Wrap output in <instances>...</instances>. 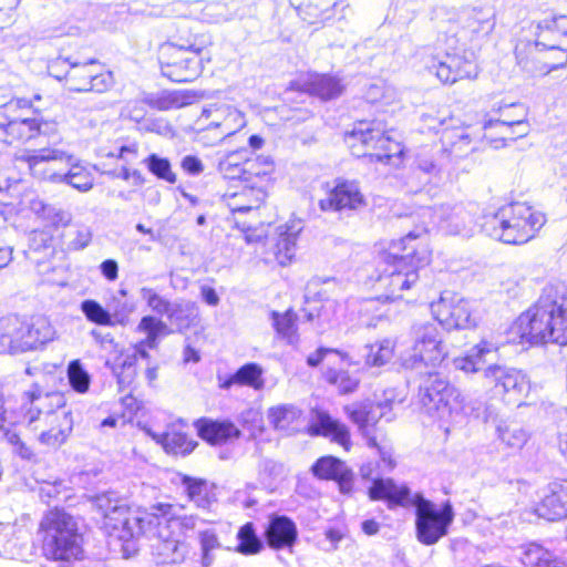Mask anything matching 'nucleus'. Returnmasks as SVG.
<instances>
[{"mask_svg":"<svg viewBox=\"0 0 567 567\" xmlns=\"http://www.w3.org/2000/svg\"><path fill=\"white\" fill-rule=\"evenodd\" d=\"M103 517V526L110 535L122 542H128L141 535L152 538V550L161 564L182 563L187 554V545L179 540L174 530L162 524L151 512L131 515L126 502L116 493L97 495L94 501Z\"/></svg>","mask_w":567,"mask_h":567,"instance_id":"1","label":"nucleus"},{"mask_svg":"<svg viewBox=\"0 0 567 567\" xmlns=\"http://www.w3.org/2000/svg\"><path fill=\"white\" fill-rule=\"evenodd\" d=\"M423 224H426L423 220ZM427 225L417 227L405 237L392 241L377 258L375 279L380 298L394 301L403 297L419 281V270L430 262L431 251L424 243Z\"/></svg>","mask_w":567,"mask_h":567,"instance_id":"2","label":"nucleus"},{"mask_svg":"<svg viewBox=\"0 0 567 567\" xmlns=\"http://www.w3.org/2000/svg\"><path fill=\"white\" fill-rule=\"evenodd\" d=\"M20 424L39 432V442L56 449L64 444L73 430L71 410L58 391H44L34 383L20 400Z\"/></svg>","mask_w":567,"mask_h":567,"instance_id":"3","label":"nucleus"},{"mask_svg":"<svg viewBox=\"0 0 567 567\" xmlns=\"http://www.w3.org/2000/svg\"><path fill=\"white\" fill-rule=\"evenodd\" d=\"M520 342L567 344V287L547 285L536 303L513 324Z\"/></svg>","mask_w":567,"mask_h":567,"instance_id":"4","label":"nucleus"},{"mask_svg":"<svg viewBox=\"0 0 567 567\" xmlns=\"http://www.w3.org/2000/svg\"><path fill=\"white\" fill-rule=\"evenodd\" d=\"M369 497L372 501H386L388 507L415 506V527L420 543L434 545L444 537L454 519V511L450 502L440 509L421 494L411 498V489L405 485H398L392 478H375L369 487Z\"/></svg>","mask_w":567,"mask_h":567,"instance_id":"5","label":"nucleus"},{"mask_svg":"<svg viewBox=\"0 0 567 567\" xmlns=\"http://www.w3.org/2000/svg\"><path fill=\"white\" fill-rule=\"evenodd\" d=\"M544 214L525 203H512L483 216L482 230L489 237L511 245L533 239L545 225Z\"/></svg>","mask_w":567,"mask_h":567,"instance_id":"6","label":"nucleus"},{"mask_svg":"<svg viewBox=\"0 0 567 567\" xmlns=\"http://www.w3.org/2000/svg\"><path fill=\"white\" fill-rule=\"evenodd\" d=\"M39 535L47 559L69 563L82 558V535L74 517L65 511H49L40 522Z\"/></svg>","mask_w":567,"mask_h":567,"instance_id":"7","label":"nucleus"},{"mask_svg":"<svg viewBox=\"0 0 567 567\" xmlns=\"http://www.w3.org/2000/svg\"><path fill=\"white\" fill-rule=\"evenodd\" d=\"M461 394L450 381L436 371H427L419 384L417 401L421 411L433 421L446 423L453 413L462 410L465 414L482 417L481 408L462 404Z\"/></svg>","mask_w":567,"mask_h":567,"instance_id":"8","label":"nucleus"},{"mask_svg":"<svg viewBox=\"0 0 567 567\" xmlns=\"http://www.w3.org/2000/svg\"><path fill=\"white\" fill-rule=\"evenodd\" d=\"M49 73L59 81H65L69 90L75 92L103 93L114 84L113 74L105 71L95 59L84 62L58 58L49 64Z\"/></svg>","mask_w":567,"mask_h":567,"instance_id":"9","label":"nucleus"},{"mask_svg":"<svg viewBox=\"0 0 567 567\" xmlns=\"http://www.w3.org/2000/svg\"><path fill=\"white\" fill-rule=\"evenodd\" d=\"M344 141L357 157H370L377 162H388L402 154V146L385 131L380 121H360L347 132Z\"/></svg>","mask_w":567,"mask_h":567,"instance_id":"10","label":"nucleus"},{"mask_svg":"<svg viewBox=\"0 0 567 567\" xmlns=\"http://www.w3.org/2000/svg\"><path fill=\"white\" fill-rule=\"evenodd\" d=\"M31 101L23 97L11 99L0 104V142L11 145L29 141L41 133V123L30 117Z\"/></svg>","mask_w":567,"mask_h":567,"instance_id":"11","label":"nucleus"},{"mask_svg":"<svg viewBox=\"0 0 567 567\" xmlns=\"http://www.w3.org/2000/svg\"><path fill=\"white\" fill-rule=\"evenodd\" d=\"M413 337L411 354L403 359V365L408 369L420 370V373H423L422 368L435 369L439 367L447 354L439 328L433 323L415 324Z\"/></svg>","mask_w":567,"mask_h":567,"instance_id":"12","label":"nucleus"},{"mask_svg":"<svg viewBox=\"0 0 567 567\" xmlns=\"http://www.w3.org/2000/svg\"><path fill=\"white\" fill-rule=\"evenodd\" d=\"M474 204L444 203L434 207H423L420 216L429 218V224L436 226L442 233L451 236L471 237L474 234Z\"/></svg>","mask_w":567,"mask_h":567,"instance_id":"13","label":"nucleus"},{"mask_svg":"<svg viewBox=\"0 0 567 567\" xmlns=\"http://www.w3.org/2000/svg\"><path fill=\"white\" fill-rule=\"evenodd\" d=\"M200 52L199 48L195 49L193 45L162 47L159 55L162 74L177 83L195 80L202 71Z\"/></svg>","mask_w":567,"mask_h":567,"instance_id":"14","label":"nucleus"},{"mask_svg":"<svg viewBox=\"0 0 567 567\" xmlns=\"http://www.w3.org/2000/svg\"><path fill=\"white\" fill-rule=\"evenodd\" d=\"M434 318L446 329H468L477 324L478 317L470 302L458 296L444 292L431 303Z\"/></svg>","mask_w":567,"mask_h":567,"instance_id":"15","label":"nucleus"},{"mask_svg":"<svg viewBox=\"0 0 567 567\" xmlns=\"http://www.w3.org/2000/svg\"><path fill=\"white\" fill-rule=\"evenodd\" d=\"M535 35L536 39L534 42L520 41L516 45L515 53L518 64L524 70L533 72V68L529 66V55H532L535 51L559 50L561 53V61L559 63L547 66L544 73L547 74L554 70L564 68L567 64V53L559 49L558 35L555 34L553 23L548 22V19L538 22Z\"/></svg>","mask_w":567,"mask_h":567,"instance_id":"16","label":"nucleus"},{"mask_svg":"<svg viewBox=\"0 0 567 567\" xmlns=\"http://www.w3.org/2000/svg\"><path fill=\"white\" fill-rule=\"evenodd\" d=\"M19 159L28 165L30 173L35 178L61 184L64 169L59 165L72 161V154L59 148H41L23 154Z\"/></svg>","mask_w":567,"mask_h":567,"instance_id":"17","label":"nucleus"},{"mask_svg":"<svg viewBox=\"0 0 567 567\" xmlns=\"http://www.w3.org/2000/svg\"><path fill=\"white\" fill-rule=\"evenodd\" d=\"M486 385L493 386L496 394L518 400L529 391V380L522 371L504 364H491L484 368Z\"/></svg>","mask_w":567,"mask_h":567,"instance_id":"18","label":"nucleus"},{"mask_svg":"<svg viewBox=\"0 0 567 567\" xmlns=\"http://www.w3.org/2000/svg\"><path fill=\"white\" fill-rule=\"evenodd\" d=\"M348 417L358 426L360 433L365 437L369 446H377V437L371 434V427L385 417L392 420V402L384 400L381 402H361L347 405L344 408Z\"/></svg>","mask_w":567,"mask_h":567,"instance_id":"19","label":"nucleus"},{"mask_svg":"<svg viewBox=\"0 0 567 567\" xmlns=\"http://www.w3.org/2000/svg\"><path fill=\"white\" fill-rule=\"evenodd\" d=\"M426 68L442 83L452 84L458 80L472 79L477 75L474 60L458 54L445 53L442 58L431 56L426 61Z\"/></svg>","mask_w":567,"mask_h":567,"instance_id":"20","label":"nucleus"},{"mask_svg":"<svg viewBox=\"0 0 567 567\" xmlns=\"http://www.w3.org/2000/svg\"><path fill=\"white\" fill-rule=\"evenodd\" d=\"M443 157L441 150L436 152L426 147L420 150L415 157V166L406 181L409 192L417 193L423 186L439 177L444 165Z\"/></svg>","mask_w":567,"mask_h":567,"instance_id":"21","label":"nucleus"},{"mask_svg":"<svg viewBox=\"0 0 567 567\" xmlns=\"http://www.w3.org/2000/svg\"><path fill=\"white\" fill-rule=\"evenodd\" d=\"M364 197L354 182H339L324 198L319 200L323 212L355 210L364 206Z\"/></svg>","mask_w":567,"mask_h":567,"instance_id":"22","label":"nucleus"},{"mask_svg":"<svg viewBox=\"0 0 567 567\" xmlns=\"http://www.w3.org/2000/svg\"><path fill=\"white\" fill-rule=\"evenodd\" d=\"M535 513L550 522L567 518V480L548 484L547 493L536 506Z\"/></svg>","mask_w":567,"mask_h":567,"instance_id":"23","label":"nucleus"},{"mask_svg":"<svg viewBox=\"0 0 567 567\" xmlns=\"http://www.w3.org/2000/svg\"><path fill=\"white\" fill-rule=\"evenodd\" d=\"M460 37L464 41L474 42L487 38L495 28V13L491 9L473 8L461 19Z\"/></svg>","mask_w":567,"mask_h":567,"instance_id":"24","label":"nucleus"},{"mask_svg":"<svg viewBox=\"0 0 567 567\" xmlns=\"http://www.w3.org/2000/svg\"><path fill=\"white\" fill-rule=\"evenodd\" d=\"M312 474L320 480H333L341 493H350L353 485V473L341 460L328 455L316 461L311 467Z\"/></svg>","mask_w":567,"mask_h":567,"instance_id":"25","label":"nucleus"},{"mask_svg":"<svg viewBox=\"0 0 567 567\" xmlns=\"http://www.w3.org/2000/svg\"><path fill=\"white\" fill-rule=\"evenodd\" d=\"M61 184H65L80 193H87L94 187V169L87 163L78 159L72 154V161H66Z\"/></svg>","mask_w":567,"mask_h":567,"instance_id":"26","label":"nucleus"},{"mask_svg":"<svg viewBox=\"0 0 567 567\" xmlns=\"http://www.w3.org/2000/svg\"><path fill=\"white\" fill-rule=\"evenodd\" d=\"M55 329L45 316H33L24 320V352L54 340Z\"/></svg>","mask_w":567,"mask_h":567,"instance_id":"27","label":"nucleus"},{"mask_svg":"<svg viewBox=\"0 0 567 567\" xmlns=\"http://www.w3.org/2000/svg\"><path fill=\"white\" fill-rule=\"evenodd\" d=\"M251 153L246 148H239L227 153L218 162L219 173L228 179H241L244 182L245 173H251L256 161H250Z\"/></svg>","mask_w":567,"mask_h":567,"instance_id":"28","label":"nucleus"},{"mask_svg":"<svg viewBox=\"0 0 567 567\" xmlns=\"http://www.w3.org/2000/svg\"><path fill=\"white\" fill-rule=\"evenodd\" d=\"M267 197L262 185H244L240 192L227 197V206L233 214L252 212L261 206Z\"/></svg>","mask_w":567,"mask_h":567,"instance_id":"29","label":"nucleus"},{"mask_svg":"<svg viewBox=\"0 0 567 567\" xmlns=\"http://www.w3.org/2000/svg\"><path fill=\"white\" fill-rule=\"evenodd\" d=\"M181 506L167 503H157L151 506L150 512L166 525L169 529L181 528L184 532L197 527L199 518L194 515H179Z\"/></svg>","mask_w":567,"mask_h":567,"instance_id":"30","label":"nucleus"},{"mask_svg":"<svg viewBox=\"0 0 567 567\" xmlns=\"http://www.w3.org/2000/svg\"><path fill=\"white\" fill-rule=\"evenodd\" d=\"M24 320L16 315L0 319V346L11 353L24 352Z\"/></svg>","mask_w":567,"mask_h":567,"instance_id":"31","label":"nucleus"},{"mask_svg":"<svg viewBox=\"0 0 567 567\" xmlns=\"http://www.w3.org/2000/svg\"><path fill=\"white\" fill-rule=\"evenodd\" d=\"M266 539L271 548L290 547L297 539V526L286 516H276L268 525Z\"/></svg>","mask_w":567,"mask_h":567,"instance_id":"32","label":"nucleus"},{"mask_svg":"<svg viewBox=\"0 0 567 567\" xmlns=\"http://www.w3.org/2000/svg\"><path fill=\"white\" fill-rule=\"evenodd\" d=\"M301 230V220H291L278 227L279 239L275 255L279 265L286 266L295 257L297 238Z\"/></svg>","mask_w":567,"mask_h":567,"instance_id":"33","label":"nucleus"},{"mask_svg":"<svg viewBox=\"0 0 567 567\" xmlns=\"http://www.w3.org/2000/svg\"><path fill=\"white\" fill-rule=\"evenodd\" d=\"M442 143L444 147L441 150V155L450 156L454 159L463 158L475 150V147L471 145L472 140L465 128H444Z\"/></svg>","mask_w":567,"mask_h":567,"instance_id":"34","label":"nucleus"},{"mask_svg":"<svg viewBox=\"0 0 567 567\" xmlns=\"http://www.w3.org/2000/svg\"><path fill=\"white\" fill-rule=\"evenodd\" d=\"M183 14L195 17L207 23H221L229 21L234 17V11L225 1H210L207 3L193 1L192 9Z\"/></svg>","mask_w":567,"mask_h":567,"instance_id":"35","label":"nucleus"},{"mask_svg":"<svg viewBox=\"0 0 567 567\" xmlns=\"http://www.w3.org/2000/svg\"><path fill=\"white\" fill-rule=\"evenodd\" d=\"M196 425L198 435L213 445L223 444L240 435V431L230 422L199 420Z\"/></svg>","mask_w":567,"mask_h":567,"instance_id":"36","label":"nucleus"},{"mask_svg":"<svg viewBox=\"0 0 567 567\" xmlns=\"http://www.w3.org/2000/svg\"><path fill=\"white\" fill-rule=\"evenodd\" d=\"M20 424V403L13 404L11 400H7L0 391V439L8 443H17L19 434L16 426Z\"/></svg>","mask_w":567,"mask_h":567,"instance_id":"37","label":"nucleus"},{"mask_svg":"<svg viewBox=\"0 0 567 567\" xmlns=\"http://www.w3.org/2000/svg\"><path fill=\"white\" fill-rule=\"evenodd\" d=\"M313 433L330 437L331 441L341 445L344 450L350 447V433L346 424L331 417L327 413H320L317 422L312 425Z\"/></svg>","mask_w":567,"mask_h":567,"instance_id":"38","label":"nucleus"},{"mask_svg":"<svg viewBox=\"0 0 567 567\" xmlns=\"http://www.w3.org/2000/svg\"><path fill=\"white\" fill-rule=\"evenodd\" d=\"M498 347L487 340H482L478 344L473 347L468 354L465 357L456 358L454 365L456 369L464 371L465 373H474L481 371L486 362V357L495 353Z\"/></svg>","mask_w":567,"mask_h":567,"instance_id":"39","label":"nucleus"},{"mask_svg":"<svg viewBox=\"0 0 567 567\" xmlns=\"http://www.w3.org/2000/svg\"><path fill=\"white\" fill-rule=\"evenodd\" d=\"M518 559L524 567H567L566 561L537 544L522 547Z\"/></svg>","mask_w":567,"mask_h":567,"instance_id":"40","label":"nucleus"},{"mask_svg":"<svg viewBox=\"0 0 567 567\" xmlns=\"http://www.w3.org/2000/svg\"><path fill=\"white\" fill-rule=\"evenodd\" d=\"M152 437L163 446L166 453L174 455H187L197 445V442L192 440L186 433L174 430L159 434L154 433Z\"/></svg>","mask_w":567,"mask_h":567,"instance_id":"41","label":"nucleus"},{"mask_svg":"<svg viewBox=\"0 0 567 567\" xmlns=\"http://www.w3.org/2000/svg\"><path fill=\"white\" fill-rule=\"evenodd\" d=\"M197 316L198 310L195 302L185 299H176L172 302L165 317L178 331H183L194 323Z\"/></svg>","mask_w":567,"mask_h":567,"instance_id":"42","label":"nucleus"},{"mask_svg":"<svg viewBox=\"0 0 567 567\" xmlns=\"http://www.w3.org/2000/svg\"><path fill=\"white\" fill-rule=\"evenodd\" d=\"M196 540L199 546L202 567H210L216 559V553L223 547L217 530L213 526L199 528Z\"/></svg>","mask_w":567,"mask_h":567,"instance_id":"43","label":"nucleus"},{"mask_svg":"<svg viewBox=\"0 0 567 567\" xmlns=\"http://www.w3.org/2000/svg\"><path fill=\"white\" fill-rule=\"evenodd\" d=\"M270 317L277 337L290 346H297L299 342V334L296 312L291 309L282 313L278 311H271Z\"/></svg>","mask_w":567,"mask_h":567,"instance_id":"44","label":"nucleus"},{"mask_svg":"<svg viewBox=\"0 0 567 567\" xmlns=\"http://www.w3.org/2000/svg\"><path fill=\"white\" fill-rule=\"evenodd\" d=\"M236 538L238 544L235 547V551L244 556L257 555L264 548V544L258 537L255 525L251 522L244 524L238 529Z\"/></svg>","mask_w":567,"mask_h":567,"instance_id":"45","label":"nucleus"},{"mask_svg":"<svg viewBox=\"0 0 567 567\" xmlns=\"http://www.w3.org/2000/svg\"><path fill=\"white\" fill-rule=\"evenodd\" d=\"M309 91L322 100H331L342 93L340 81L331 75L318 74L309 81Z\"/></svg>","mask_w":567,"mask_h":567,"instance_id":"46","label":"nucleus"},{"mask_svg":"<svg viewBox=\"0 0 567 567\" xmlns=\"http://www.w3.org/2000/svg\"><path fill=\"white\" fill-rule=\"evenodd\" d=\"M394 347V341L389 338L365 346V365L382 367L386 364L393 358Z\"/></svg>","mask_w":567,"mask_h":567,"instance_id":"47","label":"nucleus"},{"mask_svg":"<svg viewBox=\"0 0 567 567\" xmlns=\"http://www.w3.org/2000/svg\"><path fill=\"white\" fill-rule=\"evenodd\" d=\"M496 431L501 442L511 449L520 450L528 440L527 432L515 422H501Z\"/></svg>","mask_w":567,"mask_h":567,"instance_id":"48","label":"nucleus"},{"mask_svg":"<svg viewBox=\"0 0 567 567\" xmlns=\"http://www.w3.org/2000/svg\"><path fill=\"white\" fill-rule=\"evenodd\" d=\"M224 112L225 116L223 121L217 123L219 132L215 133L214 138L209 143L210 145L223 142L226 137L231 136L245 125V118L239 111L226 106Z\"/></svg>","mask_w":567,"mask_h":567,"instance_id":"49","label":"nucleus"},{"mask_svg":"<svg viewBox=\"0 0 567 567\" xmlns=\"http://www.w3.org/2000/svg\"><path fill=\"white\" fill-rule=\"evenodd\" d=\"M32 545L27 532L19 530V534L11 539H8L0 550L1 555L9 559L24 560L31 555Z\"/></svg>","mask_w":567,"mask_h":567,"instance_id":"50","label":"nucleus"},{"mask_svg":"<svg viewBox=\"0 0 567 567\" xmlns=\"http://www.w3.org/2000/svg\"><path fill=\"white\" fill-rule=\"evenodd\" d=\"M301 412L292 404H280L269 409L268 420L277 430H288L300 416Z\"/></svg>","mask_w":567,"mask_h":567,"instance_id":"51","label":"nucleus"},{"mask_svg":"<svg viewBox=\"0 0 567 567\" xmlns=\"http://www.w3.org/2000/svg\"><path fill=\"white\" fill-rule=\"evenodd\" d=\"M250 161H256L251 173H245L244 182L246 185H262L267 192L269 185V176L274 172V162L269 157L257 156L251 157Z\"/></svg>","mask_w":567,"mask_h":567,"instance_id":"52","label":"nucleus"},{"mask_svg":"<svg viewBox=\"0 0 567 567\" xmlns=\"http://www.w3.org/2000/svg\"><path fill=\"white\" fill-rule=\"evenodd\" d=\"M181 484L185 487L188 498L199 508H208L209 499L206 497L207 482L188 475H182Z\"/></svg>","mask_w":567,"mask_h":567,"instance_id":"53","label":"nucleus"},{"mask_svg":"<svg viewBox=\"0 0 567 567\" xmlns=\"http://www.w3.org/2000/svg\"><path fill=\"white\" fill-rule=\"evenodd\" d=\"M80 310L89 322L102 327H112L109 308L103 307L99 301L85 299L80 303Z\"/></svg>","mask_w":567,"mask_h":567,"instance_id":"54","label":"nucleus"},{"mask_svg":"<svg viewBox=\"0 0 567 567\" xmlns=\"http://www.w3.org/2000/svg\"><path fill=\"white\" fill-rule=\"evenodd\" d=\"M120 391L128 389L137 377V364L134 357L124 355L122 362L112 367Z\"/></svg>","mask_w":567,"mask_h":567,"instance_id":"55","label":"nucleus"},{"mask_svg":"<svg viewBox=\"0 0 567 567\" xmlns=\"http://www.w3.org/2000/svg\"><path fill=\"white\" fill-rule=\"evenodd\" d=\"M324 379L330 384L337 385L341 394L354 392L360 384L359 378L343 370L328 369L324 372Z\"/></svg>","mask_w":567,"mask_h":567,"instance_id":"56","label":"nucleus"},{"mask_svg":"<svg viewBox=\"0 0 567 567\" xmlns=\"http://www.w3.org/2000/svg\"><path fill=\"white\" fill-rule=\"evenodd\" d=\"M136 329L146 334L144 339L146 343L157 346L159 336L167 330V323L155 316L147 315L140 320Z\"/></svg>","mask_w":567,"mask_h":567,"instance_id":"57","label":"nucleus"},{"mask_svg":"<svg viewBox=\"0 0 567 567\" xmlns=\"http://www.w3.org/2000/svg\"><path fill=\"white\" fill-rule=\"evenodd\" d=\"M68 379L71 388L78 393H86L91 384V375L80 360H72L68 365Z\"/></svg>","mask_w":567,"mask_h":567,"instance_id":"58","label":"nucleus"},{"mask_svg":"<svg viewBox=\"0 0 567 567\" xmlns=\"http://www.w3.org/2000/svg\"><path fill=\"white\" fill-rule=\"evenodd\" d=\"M148 171L157 178L163 179L169 184L176 183V175L172 171L171 162L161 157L157 154H151L144 159Z\"/></svg>","mask_w":567,"mask_h":567,"instance_id":"59","label":"nucleus"},{"mask_svg":"<svg viewBox=\"0 0 567 567\" xmlns=\"http://www.w3.org/2000/svg\"><path fill=\"white\" fill-rule=\"evenodd\" d=\"M140 296L142 300L146 303L148 309L158 315L166 316L172 301L159 295L155 289L150 287H142L140 289Z\"/></svg>","mask_w":567,"mask_h":567,"instance_id":"60","label":"nucleus"},{"mask_svg":"<svg viewBox=\"0 0 567 567\" xmlns=\"http://www.w3.org/2000/svg\"><path fill=\"white\" fill-rule=\"evenodd\" d=\"M109 310L112 317V327H126L131 322V316L135 311V305L126 300L122 301L113 298V303Z\"/></svg>","mask_w":567,"mask_h":567,"instance_id":"61","label":"nucleus"},{"mask_svg":"<svg viewBox=\"0 0 567 567\" xmlns=\"http://www.w3.org/2000/svg\"><path fill=\"white\" fill-rule=\"evenodd\" d=\"M262 369L257 363H246L236 371L238 384L249 385L256 390L264 386Z\"/></svg>","mask_w":567,"mask_h":567,"instance_id":"62","label":"nucleus"},{"mask_svg":"<svg viewBox=\"0 0 567 567\" xmlns=\"http://www.w3.org/2000/svg\"><path fill=\"white\" fill-rule=\"evenodd\" d=\"M493 126H501L502 128L509 130L515 127L516 130L513 133L517 134V137H524L529 133V124L525 120V113L522 118L518 120H509V118H488L483 123V128L488 130Z\"/></svg>","mask_w":567,"mask_h":567,"instance_id":"63","label":"nucleus"},{"mask_svg":"<svg viewBox=\"0 0 567 567\" xmlns=\"http://www.w3.org/2000/svg\"><path fill=\"white\" fill-rule=\"evenodd\" d=\"M225 107L226 106L210 107V109L203 110L198 122H202L204 118L210 120V122L207 124V126L202 128V136H200L202 140L206 138L207 133H210L213 131H216V133L219 132V126L217 125V123L223 121V117L225 116V112H224Z\"/></svg>","mask_w":567,"mask_h":567,"instance_id":"64","label":"nucleus"}]
</instances>
